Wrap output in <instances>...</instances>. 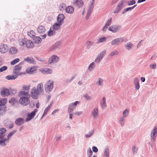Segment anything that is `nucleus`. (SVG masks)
<instances>
[{
    "label": "nucleus",
    "mask_w": 157,
    "mask_h": 157,
    "mask_svg": "<svg viewBox=\"0 0 157 157\" xmlns=\"http://www.w3.org/2000/svg\"><path fill=\"white\" fill-rule=\"evenodd\" d=\"M112 21V18H110L108 20L105 24L109 26L111 25Z\"/></svg>",
    "instance_id": "obj_48"
},
{
    "label": "nucleus",
    "mask_w": 157,
    "mask_h": 157,
    "mask_svg": "<svg viewBox=\"0 0 157 157\" xmlns=\"http://www.w3.org/2000/svg\"><path fill=\"white\" fill-rule=\"evenodd\" d=\"M134 84L135 85V89L136 90H138L140 87L139 80L137 78L134 79Z\"/></svg>",
    "instance_id": "obj_16"
},
{
    "label": "nucleus",
    "mask_w": 157,
    "mask_h": 157,
    "mask_svg": "<svg viewBox=\"0 0 157 157\" xmlns=\"http://www.w3.org/2000/svg\"><path fill=\"white\" fill-rule=\"evenodd\" d=\"M126 10V11H128L129 10H132V7H129L125 9Z\"/></svg>",
    "instance_id": "obj_64"
},
{
    "label": "nucleus",
    "mask_w": 157,
    "mask_h": 157,
    "mask_svg": "<svg viewBox=\"0 0 157 157\" xmlns=\"http://www.w3.org/2000/svg\"><path fill=\"white\" fill-rule=\"evenodd\" d=\"M17 77V75L15 74V75H8L6 77V78L8 80L15 79Z\"/></svg>",
    "instance_id": "obj_33"
},
{
    "label": "nucleus",
    "mask_w": 157,
    "mask_h": 157,
    "mask_svg": "<svg viewBox=\"0 0 157 157\" xmlns=\"http://www.w3.org/2000/svg\"><path fill=\"white\" fill-rule=\"evenodd\" d=\"M54 82L52 80L48 81L44 85L45 90L46 92H49L52 90L53 88Z\"/></svg>",
    "instance_id": "obj_1"
},
{
    "label": "nucleus",
    "mask_w": 157,
    "mask_h": 157,
    "mask_svg": "<svg viewBox=\"0 0 157 157\" xmlns=\"http://www.w3.org/2000/svg\"><path fill=\"white\" fill-rule=\"evenodd\" d=\"M84 97L87 100H89L90 99V97L87 94L85 95Z\"/></svg>",
    "instance_id": "obj_63"
},
{
    "label": "nucleus",
    "mask_w": 157,
    "mask_h": 157,
    "mask_svg": "<svg viewBox=\"0 0 157 157\" xmlns=\"http://www.w3.org/2000/svg\"><path fill=\"white\" fill-rule=\"evenodd\" d=\"M24 122V119L21 118H17L15 121V124L17 125H21Z\"/></svg>",
    "instance_id": "obj_22"
},
{
    "label": "nucleus",
    "mask_w": 157,
    "mask_h": 157,
    "mask_svg": "<svg viewBox=\"0 0 157 157\" xmlns=\"http://www.w3.org/2000/svg\"><path fill=\"white\" fill-rule=\"evenodd\" d=\"M95 66V64L94 63H92L89 66V69L91 70Z\"/></svg>",
    "instance_id": "obj_47"
},
{
    "label": "nucleus",
    "mask_w": 157,
    "mask_h": 157,
    "mask_svg": "<svg viewBox=\"0 0 157 157\" xmlns=\"http://www.w3.org/2000/svg\"><path fill=\"white\" fill-rule=\"evenodd\" d=\"M64 18L65 16L63 14H59L57 17V20L58 22H61L62 24Z\"/></svg>",
    "instance_id": "obj_19"
},
{
    "label": "nucleus",
    "mask_w": 157,
    "mask_h": 157,
    "mask_svg": "<svg viewBox=\"0 0 157 157\" xmlns=\"http://www.w3.org/2000/svg\"><path fill=\"white\" fill-rule=\"evenodd\" d=\"M79 103V102L78 101H76L74 103H72L71 104H70V105L73 107V108H75L76 107L77 105V104Z\"/></svg>",
    "instance_id": "obj_45"
},
{
    "label": "nucleus",
    "mask_w": 157,
    "mask_h": 157,
    "mask_svg": "<svg viewBox=\"0 0 157 157\" xmlns=\"http://www.w3.org/2000/svg\"><path fill=\"white\" fill-rule=\"evenodd\" d=\"M20 61V59L18 58H16L11 62V64L13 65L18 62Z\"/></svg>",
    "instance_id": "obj_38"
},
{
    "label": "nucleus",
    "mask_w": 157,
    "mask_h": 157,
    "mask_svg": "<svg viewBox=\"0 0 157 157\" xmlns=\"http://www.w3.org/2000/svg\"><path fill=\"white\" fill-rule=\"evenodd\" d=\"M13 133L12 132L10 133L7 136V139H9H9L13 135Z\"/></svg>",
    "instance_id": "obj_60"
},
{
    "label": "nucleus",
    "mask_w": 157,
    "mask_h": 157,
    "mask_svg": "<svg viewBox=\"0 0 157 157\" xmlns=\"http://www.w3.org/2000/svg\"><path fill=\"white\" fill-rule=\"evenodd\" d=\"M29 94V92L23 90L21 91L19 93V96H26L28 95Z\"/></svg>",
    "instance_id": "obj_36"
},
{
    "label": "nucleus",
    "mask_w": 157,
    "mask_h": 157,
    "mask_svg": "<svg viewBox=\"0 0 157 157\" xmlns=\"http://www.w3.org/2000/svg\"><path fill=\"white\" fill-rule=\"evenodd\" d=\"M62 24L61 22H58L56 23L55 25L53 26V29L55 30H59L60 29V26Z\"/></svg>",
    "instance_id": "obj_28"
},
{
    "label": "nucleus",
    "mask_w": 157,
    "mask_h": 157,
    "mask_svg": "<svg viewBox=\"0 0 157 157\" xmlns=\"http://www.w3.org/2000/svg\"><path fill=\"white\" fill-rule=\"evenodd\" d=\"M157 133V127L155 126L151 133V141L154 142L156 138Z\"/></svg>",
    "instance_id": "obj_8"
},
{
    "label": "nucleus",
    "mask_w": 157,
    "mask_h": 157,
    "mask_svg": "<svg viewBox=\"0 0 157 157\" xmlns=\"http://www.w3.org/2000/svg\"><path fill=\"white\" fill-rule=\"evenodd\" d=\"M94 44L93 41L88 40L86 43V46L87 49H89Z\"/></svg>",
    "instance_id": "obj_24"
},
{
    "label": "nucleus",
    "mask_w": 157,
    "mask_h": 157,
    "mask_svg": "<svg viewBox=\"0 0 157 157\" xmlns=\"http://www.w3.org/2000/svg\"><path fill=\"white\" fill-rule=\"evenodd\" d=\"M7 69L6 66H3L0 68V72H2L6 70Z\"/></svg>",
    "instance_id": "obj_52"
},
{
    "label": "nucleus",
    "mask_w": 157,
    "mask_h": 157,
    "mask_svg": "<svg viewBox=\"0 0 157 157\" xmlns=\"http://www.w3.org/2000/svg\"><path fill=\"white\" fill-rule=\"evenodd\" d=\"M106 40V38L103 37L101 38H99L97 39V44H98L100 43L105 42Z\"/></svg>",
    "instance_id": "obj_32"
},
{
    "label": "nucleus",
    "mask_w": 157,
    "mask_h": 157,
    "mask_svg": "<svg viewBox=\"0 0 157 157\" xmlns=\"http://www.w3.org/2000/svg\"><path fill=\"white\" fill-rule=\"evenodd\" d=\"M6 131V129L4 128H2L0 129V136H2L4 134Z\"/></svg>",
    "instance_id": "obj_43"
},
{
    "label": "nucleus",
    "mask_w": 157,
    "mask_h": 157,
    "mask_svg": "<svg viewBox=\"0 0 157 157\" xmlns=\"http://www.w3.org/2000/svg\"><path fill=\"white\" fill-rule=\"evenodd\" d=\"M9 48L6 44H3L0 47V52L2 53H5L8 50Z\"/></svg>",
    "instance_id": "obj_15"
},
{
    "label": "nucleus",
    "mask_w": 157,
    "mask_h": 157,
    "mask_svg": "<svg viewBox=\"0 0 157 157\" xmlns=\"http://www.w3.org/2000/svg\"><path fill=\"white\" fill-rule=\"evenodd\" d=\"M92 114L93 117L94 118H97L98 116V110L97 108L94 109V110L92 112Z\"/></svg>",
    "instance_id": "obj_25"
},
{
    "label": "nucleus",
    "mask_w": 157,
    "mask_h": 157,
    "mask_svg": "<svg viewBox=\"0 0 157 157\" xmlns=\"http://www.w3.org/2000/svg\"><path fill=\"white\" fill-rule=\"evenodd\" d=\"M101 105L103 108L106 107L105 99V97L103 98V100L101 101Z\"/></svg>",
    "instance_id": "obj_40"
},
{
    "label": "nucleus",
    "mask_w": 157,
    "mask_h": 157,
    "mask_svg": "<svg viewBox=\"0 0 157 157\" xmlns=\"http://www.w3.org/2000/svg\"><path fill=\"white\" fill-rule=\"evenodd\" d=\"M136 3V2L135 0H131L128 1L127 2V3L128 6H130L135 4Z\"/></svg>",
    "instance_id": "obj_42"
},
{
    "label": "nucleus",
    "mask_w": 157,
    "mask_h": 157,
    "mask_svg": "<svg viewBox=\"0 0 157 157\" xmlns=\"http://www.w3.org/2000/svg\"><path fill=\"white\" fill-rule=\"evenodd\" d=\"M120 26L118 25H113L109 28V30L113 33H115L118 31Z\"/></svg>",
    "instance_id": "obj_10"
},
{
    "label": "nucleus",
    "mask_w": 157,
    "mask_h": 157,
    "mask_svg": "<svg viewBox=\"0 0 157 157\" xmlns=\"http://www.w3.org/2000/svg\"><path fill=\"white\" fill-rule=\"evenodd\" d=\"M40 93L36 90V88L35 87H33L31 90V96L33 99H37Z\"/></svg>",
    "instance_id": "obj_2"
},
{
    "label": "nucleus",
    "mask_w": 157,
    "mask_h": 157,
    "mask_svg": "<svg viewBox=\"0 0 157 157\" xmlns=\"http://www.w3.org/2000/svg\"><path fill=\"white\" fill-rule=\"evenodd\" d=\"M0 101L1 104H0V110L4 109L6 108L5 104L6 103L7 100L6 98L2 99Z\"/></svg>",
    "instance_id": "obj_11"
},
{
    "label": "nucleus",
    "mask_w": 157,
    "mask_h": 157,
    "mask_svg": "<svg viewBox=\"0 0 157 157\" xmlns=\"http://www.w3.org/2000/svg\"><path fill=\"white\" fill-rule=\"evenodd\" d=\"M106 53V51L104 50L101 52L97 56L95 60L96 63H98L101 59L105 55Z\"/></svg>",
    "instance_id": "obj_7"
},
{
    "label": "nucleus",
    "mask_w": 157,
    "mask_h": 157,
    "mask_svg": "<svg viewBox=\"0 0 157 157\" xmlns=\"http://www.w3.org/2000/svg\"><path fill=\"white\" fill-rule=\"evenodd\" d=\"M35 39L37 41L36 42L38 43L40 42L41 40V38L39 37H36Z\"/></svg>",
    "instance_id": "obj_55"
},
{
    "label": "nucleus",
    "mask_w": 157,
    "mask_h": 157,
    "mask_svg": "<svg viewBox=\"0 0 157 157\" xmlns=\"http://www.w3.org/2000/svg\"><path fill=\"white\" fill-rule=\"evenodd\" d=\"M28 35L31 38H33L35 35V33L34 31L33 30L30 31L28 32Z\"/></svg>",
    "instance_id": "obj_37"
},
{
    "label": "nucleus",
    "mask_w": 157,
    "mask_h": 157,
    "mask_svg": "<svg viewBox=\"0 0 157 157\" xmlns=\"http://www.w3.org/2000/svg\"><path fill=\"white\" fill-rule=\"evenodd\" d=\"M109 26L105 24V25L104 26L103 28V31H105L106 30V29L108 28Z\"/></svg>",
    "instance_id": "obj_61"
},
{
    "label": "nucleus",
    "mask_w": 157,
    "mask_h": 157,
    "mask_svg": "<svg viewBox=\"0 0 157 157\" xmlns=\"http://www.w3.org/2000/svg\"><path fill=\"white\" fill-rule=\"evenodd\" d=\"M73 4L78 7H82L83 5V3L81 0H74Z\"/></svg>",
    "instance_id": "obj_13"
},
{
    "label": "nucleus",
    "mask_w": 157,
    "mask_h": 157,
    "mask_svg": "<svg viewBox=\"0 0 157 157\" xmlns=\"http://www.w3.org/2000/svg\"><path fill=\"white\" fill-rule=\"evenodd\" d=\"M124 119L123 117H121L120 118L119 122L121 126H123L124 124Z\"/></svg>",
    "instance_id": "obj_51"
},
{
    "label": "nucleus",
    "mask_w": 157,
    "mask_h": 157,
    "mask_svg": "<svg viewBox=\"0 0 157 157\" xmlns=\"http://www.w3.org/2000/svg\"><path fill=\"white\" fill-rule=\"evenodd\" d=\"M9 139H2L0 140V144L2 146H5L6 143L9 142Z\"/></svg>",
    "instance_id": "obj_26"
},
{
    "label": "nucleus",
    "mask_w": 157,
    "mask_h": 157,
    "mask_svg": "<svg viewBox=\"0 0 157 157\" xmlns=\"http://www.w3.org/2000/svg\"><path fill=\"white\" fill-rule=\"evenodd\" d=\"M25 44L28 48H32L33 46V43L30 40H27L26 41Z\"/></svg>",
    "instance_id": "obj_27"
},
{
    "label": "nucleus",
    "mask_w": 157,
    "mask_h": 157,
    "mask_svg": "<svg viewBox=\"0 0 157 157\" xmlns=\"http://www.w3.org/2000/svg\"><path fill=\"white\" fill-rule=\"evenodd\" d=\"M123 2H121L118 3V4L117 7L120 10L122 8H123Z\"/></svg>",
    "instance_id": "obj_44"
},
{
    "label": "nucleus",
    "mask_w": 157,
    "mask_h": 157,
    "mask_svg": "<svg viewBox=\"0 0 157 157\" xmlns=\"http://www.w3.org/2000/svg\"><path fill=\"white\" fill-rule=\"evenodd\" d=\"M156 66V64L155 63L151 64L150 65V67L151 69H155Z\"/></svg>",
    "instance_id": "obj_54"
},
{
    "label": "nucleus",
    "mask_w": 157,
    "mask_h": 157,
    "mask_svg": "<svg viewBox=\"0 0 157 157\" xmlns=\"http://www.w3.org/2000/svg\"><path fill=\"white\" fill-rule=\"evenodd\" d=\"M36 90L40 93H42L44 90L43 84L42 83L39 84L37 86Z\"/></svg>",
    "instance_id": "obj_18"
},
{
    "label": "nucleus",
    "mask_w": 157,
    "mask_h": 157,
    "mask_svg": "<svg viewBox=\"0 0 157 157\" xmlns=\"http://www.w3.org/2000/svg\"><path fill=\"white\" fill-rule=\"evenodd\" d=\"M102 79L101 78H99L98 82L97 83L98 85L100 86L102 84Z\"/></svg>",
    "instance_id": "obj_50"
},
{
    "label": "nucleus",
    "mask_w": 157,
    "mask_h": 157,
    "mask_svg": "<svg viewBox=\"0 0 157 157\" xmlns=\"http://www.w3.org/2000/svg\"><path fill=\"white\" fill-rule=\"evenodd\" d=\"M93 134V133L91 132H90L88 134H86L85 135V136L87 138L90 137Z\"/></svg>",
    "instance_id": "obj_59"
},
{
    "label": "nucleus",
    "mask_w": 157,
    "mask_h": 157,
    "mask_svg": "<svg viewBox=\"0 0 157 157\" xmlns=\"http://www.w3.org/2000/svg\"><path fill=\"white\" fill-rule=\"evenodd\" d=\"M118 54V52L115 50H114L113 52H110L109 54L111 56H113L114 55H117Z\"/></svg>",
    "instance_id": "obj_39"
},
{
    "label": "nucleus",
    "mask_w": 157,
    "mask_h": 157,
    "mask_svg": "<svg viewBox=\"0 0 157 157\" xmlns=\"http://www.w3.org/2000/svg\"><path fill=\"white\" fill-rule=\"evenodd\" d=\"M19 101L20 104L25 106L28 105L30 102L29 98L26 97H21L19 100Z\"/></svg>",
    "instance_id": "obj_3"
},
{
    "label": "nucleus",
    "mask_w": 157,
    "mask_h": 157,
    "mask_svg": "<svg viewBox=\"0 0 157 157\" xmlns=\"http://www.w3.org/2000/svg\"><path fill=\"white\" fill-rule=\"evenodd\" d=\"M133 46V45L131 42H129L127 44L125 45V46L128 50H130L132 48Z\"/></svg>",
    "instance_id": "obj_35"
},
{
    "label": "nucleus",
    "mask_w": 157,
    "mask_h": 157,
    "mask_svg": "<svg viewBox=\"0 0 157 157\" xmlns=\"http://www.w3.org/2000/svg\"><path fill=\"white\" fill-rule=\"evenodd\" d=\"M74 109V108H73V107H72V106L70 105V104L69 105V106L68 108V111L70 113L71 112L73 111V109Z\"/></svg>",
    "instance_id": "obj_46"
},
{
    "label": "nucleus",
    "mask_w": 157,
    "mask_h": 157,
    "mask_svg": "<svg viewBox=\"0 0 157 157\" xmlns=\"http://www.w3.org/2000/svg\"><path fill=\"white\" fill-rule=\"evenodd\" d=\"M128 110L126 109L123 112V115L124 117H126L128 115Z\"/></svg>",
    "instance_id": "obj_49"
},
{
    "label": "nucleus",
    "mask_w": 157,
    "mask_h": 157,
    "mask_svg": "<svg viewBox=\"0 0 157 157\" xmlns=\"http://www.w3.org/2000/svg\"><path fill=\"white\" fill-rule=\"evenodd\" d=\"M59 60V57L56 55H53L49 59L48 63L51 64L53 63H56Z\"/></svg>",
    "instance_id": "obj_5"
},
{
    "label": "nucleus",
    "mask_w": 157,
    "mask_h": 157,
    "mask_svg": "<svg viewBox=\"0 0 157 157\" xmlns=\"http://www.w3.org/2000/svg\"><path fill=\"white\" fill-rule=\"evenodd\" d=\"M92 150L93 151L96 152L98 151V149L96 147H92Z\"/></svg>",
    "instance_id": "obj_56"
},
{
    "label": "nucleus",
    "mask_w": 157,
    "mask_h": 157,
    "mask_svg": "<svg viewBox=\"0 0 157 157\" xmlns=\"http://www.w3.org/2000/svg\"><path fill=\"white\" fill-rule=\"evenodd\" d=\"M21 69V67L20 65H16L13 71V72L15 74L17 75V76L18 75H22L25 74V72H20Z\"/></svg>",
    "instance_id": "obj_4"
},
{
    "label": "nucleus",
    "mask_w": 157,
    "mask_h": 157,
    "mask_svg": "<svg viewBox=\"0 0 157 157\" xmlns=\"http://www.w3.org/2000/svg\"><path fill=\"white\" fill-rule=\"evenodd\" d=\"M94 7V4L93 2L91 5L89 7V9L88 11V12L86 16V18L87 19H88L89 17L91 12L93 8Z\"/></svg>",
    "instance_id": "obj_23"
},
{
    "label": "nucleus",
    "mask_w": 157,
    "mask_h": 157,
    "mask_svg": "<svg viewBox=\"0 0 157 157\" xmlns=\"http://www.w3.org/2000/svg\"><path fill=\"white\" fill-rule=\"evenodd\" d=\"M123 39L122 38H117L112 41L111 44L113 45H118L123 42Z\"/></svg>",
    "instance_id": "obj_12"
},
{
    "label": "nucleus",
    "mask_w": 157,
    "mask_h": 157,
    "mask_svg": "<svg viewBox=\"0 0 157 157\" xmlns=\"http://www.w3.org/2000/svg\"><path fill=\"white\" fill-rule=\"evenodd\" d=\"M40 71L41 73L44 74H51L52 72V70L49 68H42L40 69Z\"/></svg>",
    "instance_id": "obj_14"
},
{
    "label": "nucleus",
    "mask_w": 157,
    "mask_h": 157,
    "mask_svg": "<svg viewBox=\"0 0 157 157\" xmlns=\"http://www.w3.org/2000/svg\"><path fill=\"white\" fill-rule=\"evenodd\" d=\"M66 12L69 13H72L74 11V8L71 6H69L65 9Z\"/></svg>",
    "instance_id": "obj_20"
},
{
    "label": "nucleus",
    "mask_w": 157,
    "mask_h": 157,
    "mask_svg": "<svg viewBox=\"0 0 157 157\" xmlns=\"http://www.w3.org/2000/svg\"><path fill=\"white\" fill-rule=\"evenodd\" d=\"M109 150L108 148H107L105 149L104 154L106 156L108 157L109 155Z\"/></svg>",
    "instance_id": "obj_53"
},
{
    "label": "nucleus",
    "mask_w": 157,
    "mask_h": 157,
    "mask_svg": "<svg viewBox=\"0 0 157 157\" xmlns=\"http://www.w3.org/2000/svg\"><path fill=\"white\" fill-rule=\"evenodd\" d=\"M88 153V155H89V157H90V156L92 155V151L90 149L89 150Z\"/></svg>",
    "instance_id": "obj_62"
},
{
    "label": "nucleus",
    "mask_w": 157,
    "mask_h": 157,
    "mask_svg": "<svg viewBox=\"0 0 157 157\" xmlns=\"http://www.w3.org/2000/svg\"><path fill=\"white\" fill-rule=\"evenodd\" d=\"M46 31L45 27L42 25H40L37 29V32L40 33H44Z\"/></svg>",
    "instance_id": "obj_21"
},
{
    "label": "nucleus",
    "mask_w": 157,
    "mask_h": 157,
    "mask_svg": "<svg viewBox=\"0 0 157 157\" xmlns=\"http://www.w3.org/2000/svg\"><path fill=\"white\" fill-rule=\"evenodd\" d=\"M26 41L23 39L20 40L19 41V44L21 46H23L25 44Z\"/></svg>",
    "instance_id": "obj_41"
},
{
    "label": "nucleus",
    "mask_w": 157,
    "mask_h": 157,
    "mask_svg": "<svg viewBox=\"0 0 157 157\" xmlns=\"http://www.w3.org/2000/svg\"><path fill=\"white\" fill-rule=\"evenodd\" d=\"M30 87V85H29L28 86L24 85L22 86V90L25 91H27L28 92L29 91Z\"/></svg>",
    "instance_id": "obj_34"
},
{
    "label": "nucleus",
    "mask_w": 157,
    "mask_h": 157,
    "mask_svg": "<svg viewBox=\"0 0 157 157\" xmlns=\"http://www.w3.org/2000/svg\"><path fill=\"white\" fill-rule=\"evenodd\" d=\"M54 33V32L53 31H50V32H49L48 33V35L49 36L52 35Z\"/></svg>",
    "instance_id": "obj_58"
},
{
    "label": "nucleus",
    "mask_w": 157,
    "mask_h": 157,
    "mask_svg": "<svg viewBox=\"0 0 157 157\" xmlns=\"http://www.w3.org/2000/svg\"><path fill=\"white\" fill-rule=\"evenodd\" d=\"M36 68L35 67H30L27 68L26 70V72L29 74H32L36 71Z\"/></svg>",
    "instance_id": "obj_17"
},
{
    "label": "nucleus",
    "mask_w": 157,
    "mask_h": 157,
    "mask_svg": "<svg viewBox=\"0 0 157 157\" xmlns=\"http://www.w3.org/2000/svg\"><path fill=\"white\" fill-rule=\"evenodd\" d=\"M25 61L29 63H34V60L32 57H27L25 59Z\"/></svg>",
    "instance_id": "obj_30"
},
{
    "label": "nucleus",
    "mask_w": 157,
    "mask_h": 157,
    "mask_svg": "<svg viewBox=\"0 0 157 157\" xmlns=\"http://www.w3.org/2000/svg\"><path fill=\"white\" fill-rule=\"evenodd\" d=\"M18 51L17 49L15 47H11L10 49L9 52L10 53L12 54H16Z\"/></svg>",
    "instance_id": "obj_31"
},
{
    "label": "nucleus",
    "mask_w": 157,
    "mask_h": 157,
    "mask_svg": "<svg viewBox=\"0 0 157 157\" xmlns=\"http://www.w3.org/2000/svg\"><path fill=\"white\" fill-rule=\"evenodd\" d=\"M120 10L117 7H116L115 10L113 11V13H117L119 12Z\"/></svg>",
    "instance_id": "obj_57"
},
{
    "label": "nucleus",
    "mask_w": 157,
    "mask_h": 157,
    "mask_svg": "<svg viewBox=\"0 0 157 157\" xmlns=\"http://www.w3.org/2000/svg\"><path fill=\"white\" fill-rule=\"evenodd\" d=\"M37 110L35 109L33 111H32L28 115V117L25 119L26 121H28L31 120L34 118L35 115L36 113L37 112Z\"/></svg>",
    "instance_id": "obj_9"
},
{
    "label": "nucleus",
    "mask_w": 157,
    "mask_h": 157,
    "mask_svg": "<svg viewBox=\"0 0 157 157\" xmlns=\"http://www.w3.org/2000/svg\"><path fill=\"white\" fill-rule=\"evenodd\" d=\"M52 106V105L51 104L49 105L47 107H46L44 109V113L43 114L42 118H43L47 114L48 112L50 110L51 107Z\"/></svg>",
    "instance_id": "obj_29"
},
{
    "label": "nucleus",
    "mask_w": 157,
    "mask_h": 157,
    "mask_svg": "<svg viewBox=\"0 0 157 157\" xmlns=\"http://www.w3.org/2000/svg\"><path fill=\"white\" fill-rule=\"evenodd\" d=\"M1 95L4 96H8L10 95L9 90L5 87L2 88L0 92Z\"/></svg>",
    "instance_id": "obj_6"
}]
</instances>
